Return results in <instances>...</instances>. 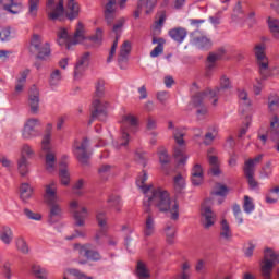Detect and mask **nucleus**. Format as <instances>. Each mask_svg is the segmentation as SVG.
I'll return each instance as SVG.
<instances>
[{"label":"nucleus","instance_id":"aec40b11","mask_svg":"<svg viewBox=\"0 0 279 279\" xmlns=\"http://www.w3.org/2000/svg\"><path fill=\"white\" fill-rule=\"evenodd\" d=\"M45 158H46V170L49 173H53L56 171V153L51 149V144L48 146V149H41Z\"/></svg>","mask_w":279,"mask_h":279},{"label":"nucleus","instance_id":"473e14b6","mask_svg":"<svg viewBox=\"0 0 279 279\" xmlns=\"http://www.w3.org/2000/svg\"><path fill=\"white\" fill-rule=\"evenodd\" d=\"M33 276L38 279H47L49 277V272L47 271V268H44L40 265H33L31 269Z\"/></svg>","mask_w":279,"mask_h":279},{"label":"nucleus","instance_id":"ddd939ff","mask_svg":"<svg viewBox=\"0 0 279 279\" xmlns=\"http://www.w3.org/2000/svg\"><path fill=\"white\" fill-rule=\"evenodd\" d=\"M117 1L121 10H123L125 3H128V0H108V3L105 5V20L109 25H112V22L117 19Z\"/></svg>","mask_w":279,"mask_h":279},{"label":"nucleus","instance_id":"72a5a7b5","mask_svg":"<svg viewBox=\"0 0 279 279\" xmlns=\"http://www.w3.org/2000/svg\"><path fill=\"white\" fill-rule=\"evenodd\" d=\"M17 171L22 178L29 173V161H27V158L22 157L17 159Z\"/></svg>","mask_w":279,"mask_h":279},{"label":"nucleus","instance_id":"c85d7f7f","mask_svg":"<svg viewBox=\"0 0 279 279\" xmlns=\"http://www.w3.org/2000/svg\"><path fill=\"white\" fill-rule=\"evenodd\" d=\"M153 45H157L150 52V58H158L165 51V39L153 38Z\"/></svg>","mask_w":279,"mask_h":279},{"label":"nucleus","instance_id":"4be33fe9","mask_svg":"<svg viewBox=\"0 0 279 279\" xmlns=\"http://www.w3.org/2000/svg\"><path fill=\"white\" fill-rule=\"evenodd\" d=\"M168 35L172 40H174V43L182 45L186 39V36H189V32L184 27H174L168 32Z\"/></svg>","mask_w":279,"mask_h":279},{"label":"nucleus","instance_id":"39448f33","mask_svg":"<svg viewBox=\"0 0 279 279\" xmlns=\"http://www.w3.org/2000/svg\"><path fill=\"white\" fill-rule=\"evenodd\" d=\"M136 128H138V118L134 114H125L121 120V134L118 141L116 142V147L121 149V147H128L130 143V133L136 132Z\"/></svg>","mask_w":279,"mask_h":279},{"label":"nucleus","instance_id":"1a4fd4ad","mask_svg":"<svg viewBox=\"0 0 279 279\" xmlns=\"http://www.w3.org/2000/svg\"><path fill=\"white\" fill-rule=\"evenodd\" d=\"M80 207V203L77 201H72L70 203V208L73 213L74 218V226H77L78 228H84L86 226V219L90 216V211H88V208L86 207Z\"/></svg>","mask_w":279,"mask_h":279},{"label":"nucleus","instance_id":"dca6fc26","mask_svg":"<svg viewBox=\"0 0 279 279\" xmlns=\"http://www.w3.org/2000/svg\"><path fill=\"white\" fill-rule=\"evenodd\" d=\"M202 223L204 228H213L215 221H217V215L214 214L213 209L208 206H203L201 209Z\"/></svg>","mask_w":279,"mask_h":279},{"label":"nucleus","instance_id":"13d9d810","mask_svg":"<svg viewBox=\"0 0 279 279\" xmlns=\"http://www.w3.org/2000/svg\"><path fill=\"white\" fill-rule=\"evenodd\" d=\"M1 271L5 279H12V265L9 262L2 264Z\"/></svg>","mask_w":279,"mask_h":279},{"label":"nucleus","instance_id":"f3484780","mask_svg":"<svg viewBox=\"0 0 279 279\" xmlns=\"http://www.w3.org/2000/svg\"><path fill=\"white\" fill-rule=\"evenodd\" d=\"M131 51L132 41L125 40L120 48V53L118 57V64L120 69H128V57L130 56Z\"/></svg>","mask_w":279,"mask_h":279},{"label":"nucleus","instance_id":"bf43d9fd","mask_svg":"<svg viewBox=\"0 0 279 279\" xmlns=\"http://www.w3.org/2000/svg\"><path fill=\"white\" fill-rule=\"evenodd\" d=\"M173 136L178 145H184V131L182 129H174Z\"/></svg>","mask_w":279,"mask_h":279},{"label":"nucleus","instance_id":"412c9836","mask_svg":"<svg viewBox=\"0 0 279 279\" xmlns=\"http://www.w3.org/2000/svg\"><path fill=\"white\" fill-rule=\"evenodd\" d=\"M80 256H86L87 260H94L95 263L101 260V253L96 250H90V245H83L78 248Z\"/></svg>","mask_w":279,"mask_h":279},{"label":"nucleus","instance_id":"c03bdc74","mask_svg":"<svg viewBox=\"0 0 279 279\" xmlns=\"http://www.w3.org/2000/svg\"><path fill=\"white\" fill-rule=\"evenodd\" d=\"M136 274H137L138 278H141V279L149 278V276H150L149 269L143 262L137 263Z\"/></svg>","mask_w":279,"mask_h":279},{"label":"nucleus","instance_id":"4c0bfd02","mask_svg":"<svg viewBox=\"0 0 279 279\" xmlns=\"http://www.w3.org/2000/svg\"><path fill=\"white\" fill-rule=\"evenodd\" d=\"M263 160V155H258L257 157L253 159H248L244 162V171L251 170V171H256L255 167Z\"/></svg>","mask_w":279,"mask_h":279},{"label":"nucleus","instance_id":"c756f323","mask_svg":"<svg viewBox=\"0 0 279 279\" xmlns=\"http://www.w3.org/2000/svg\"><path fill=\"white\" fill-rule=\"evenodd\" d=\"M196 96H197V95H195V96L192 97V104H193V99H195ZM206 101H213V99H202L201 105H195V104H193V106H194L195 108H198V109L196 110V117H197V119H199V120L205 119V118H206V114H208V108H206V107L204 106V104H206Z\"/></svg>","mask_w":279,"mask_h":279},{"label":"nucleus","instance_id":"6ab92c4d","mask_svg":"<svg viewBox=\"0 0 279 279\" xmlns=\"http://www.w3.org/2000/svg\"><path fill=\"white\" fill-rule=\"evenodd\" d=\"M156 3H158V0H140L137 10L134 12V17L140 19L143 8L146 14H151L154 8H156Z\"/></svg>","mask_w":279,"mask_h":279},{"label":"nucleus","instance_id":"20e7f679","mask_svg":"<svg viewBox=\"0 0 279 279\" xmlns=\"http://www.w3.org/2000/svg\"><path fill=\"white\" fill-rule=\"evenodd\" d=\"M230 88H232V83L230 82V78H228L226 75H222L220 77L219 87H216L215 89H207L205 92L196 94V96L193 98V104L195 106H199L202 105V99H213L211 105L217 106L221 90H228Z\"/></svg>","mask_w":279,"mask_h":279},{"label":"nucleus","instance_id":"2eb2a0df","mask_svg":"<svg viewBox=\"0 0 279 279\" xmlns=\"http://www.w3.org/2000/svg\"><path fill=\"white\" fill-rule=\"evenodd\" d=\"M28 106L31 114H38L40 110V92L36 86L32 87L28 94Z\"/></svg>","mask_w":279,"mask_h":279},{"label":"nucleus","instance_id":"603ef678","mask_svg":"<svg viewBox=\"0 0 279 279\" xmlns=\"http://www.w3.org/2000/svg\"><path fill=\"white\" fill-rule=\"evenodd\" d=\"M268 108L270 112H275L279 108V97L278 95H271L268 97Z\"/></svg>","mask_w":279,"mask_h":279},{"label":"nucleus","instance_id":"6e6552de","mask_svg":"<svg viewBox=\"0 0 279 279\" xmlns=\"http://www.w3.org/2000/svg\"><path fill=\"white\" fill-rule=\"evenodd\" d=\"M32 51L37 52V60H47L51 56V45L45 41L43 43V37L40 35H33L31 39Z\"/></svg>","mask_w":279,"mask_h":279},{"label":"nucleus","instance_id":"f257e3e1","mask_svg":"<svg viewBox=\"0 0 279 279\" xmlns=\"http://www.w3.org/2000/svg\"><path fill=\"white\" fill-rule=\"evenodd\" d=\"M147 172L143 171L136 179V185L145 195L144 206H156L160 213H167L172 221L180 219V204L171 199L169 192L158 187L154 190L153 185H145L148 180Z\"/></svg>","mask_w":279,"mask_h":279},{"label":"nucleus","instance_id":"0e129e2a","mask_svg":"<svg viewBox=\"0 0 279 279\" xmlns=\"http://www.w3.org/2000/svg\"><path fill=\"white\" fill-rule=\"evenodd\" d=\"M217 129H214L213 132H208L205 134V141L204 143L206 145H211L213 141H215V138H217Z\"/></svg>","mask_w":279,"mask_h":279},{"label":"nucleus","instance_id":"09e8293b","mask_svg":"<svg viewBox=\"0 0 279 279\" xmlns=\"http://www.w3.org/2000/svg\"><path fill=\"white\" fill-rule=\"evenodd\" d=\"M230 193V187H227L225 184L217 183L216 189L213 192V195H218L219 197H226Z\"/></svg>","mask_w":279,"mask_h":279},{"label":"nucleus","instance_id":"cd10ccee","mask_svg":"<svg viewBox=\"0 0 279 279\" xmlns=\"http://www.w3.org/2000/svg\"><path fill=\"white\" fill-rule=\"evenodd\" d=\"M59 178L60 182L63 186H69L71 184V174H69V170H66V162L62 161L60 163Z\"/></svg>","mask_w":279,"mask_h":279},{"label":"nucleus","instance_id":"7ed1b4c3","mask_svg":"<svg viewBox=\"0 0 279 279\" xmlns=\"http://www.w3.org/2000/svg\"><path fill=\"white\" fill-rule=\"evenodd\" d=\"M58 185L56 182H50L45 186V194H44V199L48 206H50V214L49 218L50 221L53 222L56 220L53 219H62V206L58 204Z\"/></svg>","mask_w":279,"mask_h":279},{"label":"nucleus","instance_id":"338daca9","mask_svg":"<svg viewBox=\"0 0 279 279\" xmlns=\"http://www.w3.org/2000/svg\"><path fill=\"white\" fill-rule=\"evenodd\" d=\"M278 128H279V118L278 116H274L270 121V129L272 134H275V136H278Z\"/></svg>","mask_w":279,"mask_h":279},{"label":"nucleus","instance_id":"a18cd8bd","mask_svg":"<svg viewBox=\"0 0 279 279\" xmlns=\"http://www.w3.org/2000/svg\"><path fill=\"white\" fill-rule=\"evenodd\" d=\"M165 234H166L167 243L172 245L173 239L175 238V226L167 225L165 228Z\"/></svg>","mask_w":279,"mask_h":279},{"label":"nucleus","instance_id":"680f3d73","mask_svg":"<svg viewBox=\"0 0 279 279\" xmlns=\"http://www.w3.org/2000/svg\"><path fill=\"white\" fill-rule=\"evenodd\" d=\"M24 215L27 217V219H32L33 221H40V219H43L40 214L34 213L27 208L24 209Z\"/></svg>","mask_w":279,"mask_h":279},{"label":"nucleus","instance_id":"4d7b16f0","mask_svg":"<svg viewBox=\"0 0 279 279\" xmlns=\"http://www.w3.org/2000/svg\"><path fill=\"white\" fill-rule=\"evenodd\" d=\"M268 27L271 34H274L275 38H279V21L269 19Z\"/></svg>","mask_w":279,"mask_h":279},{"label":"nucleus","instance_id":"b1692460","mask_svg":"<svg viewBox=\"0 0 279 279\" xmlns=\"http://www.w3.org/2000/svg\"><path fill=\"white\" fill-rule=\"evenodd\" d=\"M0 241L4 245H11L14 241V231L10 228V226H2L0 228Z\"/></svg>","mask_w":279,"mask_h":279},{"label":"nucleus","instance_id":"864d4df0","mask_svg":"<svg viewBox=\"0 0 279 279\" xmlns=\"http://www.w3.org/2000/svg\"><path fill=\"white\" fill-rule=\"evenodd\" d=\"M185 187H186V180L184 179V177H182V174H178L177 177H174L175 191L180 192Z\"/></svg>","mask_w":279,"mask_h":279},{"label":"nucleus","instance_id":"774afa93","mask_svg":"<svg viewBox=\"0 0 279 279\" xmlns=\"http://www.w3.org/2000/svg\"><path fill=\"white\" fill-rule=\"evenodd\" d=\"M110 165L101 166L98 170L100 178H108V175H110Z\"/></svg>","mask_w":279,"mask_h":279},{"label":"nucleus","instance_id":"052dcab7","mask_svg":"<svg viewBox=\"0 0 279 279\" xmlns=\"http://www.w3.org/2000/svg\"><path fill=\"white\" fill-rule=\"evenodd\" d=\"M84 184H86L84 179H80L78 181H76L72 186L73 193H75V195H82V189H84Z\"/></svg>","mask_w":279,"mask_h":279},{"label":"nucleus","instance_id":"e2e57ef3","mask_svg":"<svg viewBox=\"0 0 279 279\" xmlns=\"http://www.w3.org/2000/svg\"><path fill=\"white\" fill-rule=\"evenodd\" d=\"M272 168H271V161H268L260 171L262 178H271Z\"/></svg>","mask_w":279,"mask_h":279},{"label":"nucleus","instance_id":"6e6d98bb","mask_svg":"<svg viewBox=\"0 0 279 279\" xmlns=\"http://www.w3.org/2000/svg\"><path fill=\"white\" fill-rule=\"evenodd\" d=\"M123 25H125V19L124 17L120 19L113 25L112 32L116 34V38L118 36V40H119V38H121V32H123Z\"/></svg>","mask_w":279,"mask_h":279},{"label":"nucleus","instance_id":"f8f14e48","mask_svg":"<svg viewBox=\"0 0 279 279\" xmlns=\"http://www.w3.org/2000/svg\"><path fill=\"white\" fill-rule=\"evenodd\" d=\"M86 149H88V138H84L81 143L75 142L73 145V154L81 165H88V160L90 159Z\"/></svg>","mask_w":279,"mask_h":279},{"label":"nucleus","instance_id":"0eeeda50","mask_svg":"<svg viewBox=\"0 0 279 279\" xmlns=\"http://www.w3.org/2000/svg\"><path fill=\"white\" fill-rule=\"evenodd\" d=\"M276 265H279V254L274 252L271 248H266L264 251V259L260 263L263 278L271 279V271H274V267H276Z\"/></svg>","mask_w":279,"mask_h":279},{"label":"nucleus","instance_id":"3c124183","mask_svg":"<svg viewBox=\"0 0 279 279\" xmlns=\"http://www.w3.org/2000/svg\"><path fill=\"white\" fill-rule=\"evenodd\" d=\"M32 156H34V149L32 148V146H29V144H24L21 147V155L20 158H32Z\"/></svg>","mask_w":279,"mask_h":279},{"label":"nucleus","instance_id":"a19ab883","mask_svg":"<svg viewBox=\"0 0 279 279\" xmlns=\"http://www.w3.org/2000/svg\"><path fill=\"white\" fill-rule=\"evenodd\" d=\"M107 203L109 204V208H114L116 213H121V207L123 206L121 197L110 196Z\"/></svg>","mask_w":279,"mask_h":279},{"label":"nucleus","instance_id":"9d476101","mask_svg":"<svg viewBox=\"0 0 279 279\" xmlns=\"http://www.w3.org/2000/svg\"><path fill=\"white\" fill-rule=\"evenodd\" d=\"M41 125L43 123L37 118H31L26 120L22 130V137L25 141H29L32 138L40 136V131L38 130V128H40Z\"/></svg>","mask_w":279,"mask_h":279},{"label":"nucleus","instance_id":"ea45409f","mask_svg":"<svg viewBox=\"0 0 279 279\" xmlns=\"http://www.w3.org/2000/svg\"><path fill=\"white\" fill-rule=\"evenodd\" d=\"M9 4L4 5V10L7 12H10V14H19L21 12L22 4L19 2H15L14 0H8Z\"/></svg>","mask_w":279,"mask_h":279},{"label":"nucleus","instance_id":"2f4dec72","mask_svg":"<svg viewBox=\"0 0 279 279\" xmlns=\"http://www.w3.org/2000/svg\"><path fill=\"white\" fill-rule=\"evenodd\" d=\"M53 130V124L51 123H48L46 125V134L44 135L43 137V141H41V149H49V146L51 145V132Z\"/></svg>","mask_w":279,"mask_h":279},{"label":"nucleus","instance_id":"5701e85b","mask_svg":"<svg viewBox=\"0 0 279 279\" xmlns=\"http://www.w3.org/2000/svg\"><path fill=\"white\" fill-rule=\"evenodd\" d=\"M57 43L60 47H66V49H71V47H73L72 37L69 35L66 28L59 29Z\"/></svg>","mask_w":279,"mask_h":279},{"label":"nucleus","instance_id":"8fccbe9b","mask_svg":"<svg viewBox=\"0 0 279 279\" xmlns=\"http://www.w3.org/2000/svg\"><path fill=\"white\" fill-rule=\"evenodd\" d=\"M238 97L240 99L241 106H246V107L252 106V100L247 96V92H245V89H240L238 92Z\"/></svg>","mask_w":279,"mask_h":279},{"label":"nucleus","instance_id":"5fc2aeb1","mask_svg":"<svg viewBox=\"0 0 279 279\" xmlns=\"http://www.w3.org/2000/svg\"><path fill=\"white\" fill-rule=\"evenodd\" d=\"M165 21H167V13L161 12L158 21H155V25H154L155 32H162V27H165Z\"/></svg>","mask_w":279,"mask_h":279},{"label":"nucleus","instance_id":"f03ea898","mask_svg":"<svg viewBox=\"0 0 279 279\" xmlns=\"http://www.w3.org/2000/svg\"><path fill=\"white\" fill-rule=\"evenodd\" d=\"M106 84L104 81H98L95 86L94 100L92 102V119L89 120V125L93 121H106L108 119V108H110V102L101 100L106 93Z\"/></svg>","mask_w":279,"mask_h":279},{"label":"nucleus","instance_id":"9b49d317","mask_svg":"<svg viewBox=\"0 0 279 279\" xmlns=\"http://www.w3.org/2000/svg\"><path fill=\"white\" fill-rule=\"evenodd\" d=\"M46 8L50 21H58V19L64 16V0H47Z\"/></svg>","mask_w":279,"mask_h":279},{"label":"nucleus","instance_id":"69168bd1","mask_svg":"<svg viewBox=\"0 0 279 279\" xmlns=\"http://www.w3.org/2000/svg\"><path fill=\"white\" fill-rule=\"evenodd\" d=\"M69 274H71V276L76 277V279H93V277L86 276V274L75 268L69 269Z\"/></svg>","mask_w":279,"mask_h":279},{"label":"nucleus","instance_id":"393cba45","mask_svg":"<svg viewBox=\"0 0 279 279\" xmlns=\"http://www.w3.org/2000/svg\"><path fill=\"white\" fill-rule=\"evenodd\" d=\"M31 70L25 69L24 71L20 72V74L15 78V93H23L25 88V84H27V76L29 75Z\"/></svg>","mask_w":279,"mask_h":279},{"label":"nucleus","instance_id":"79ce46f5","mask_svg":"<svg viewBox=\"0 0 279 279\" xmlns=\"http://www.w3.org/2000/svg\"><path fill=\"white\" fill-rule=\"evenodd\" d=\"M254 173L255 172L252 171L251 169L244 170V174H245V178L247 179L250 189H252L253 191L258 189V182L256 181V179H254Z\"/></svg>","mask_w":279,"mask_h":279},{"label":"nucleus","instance_id":"f704fd0d","mask_svg":"<svg viewBox=\"0 0 279 279\" xmlns=\"http://www.w3.org/2000/svg\"><path fill=\"white\" fill-rule=\"evenodd\" d=\"M220 236L223 241H230V239H232V231L230 230V225H228L226 219L221 221Z\"/></svg>","mask_w":279,"mask_h":279},{"label":"nucleus","instance_id":"7c9ffc66","mask_svg":"<svg viewBox=\"0 0 279 279\" xmlns=\"http://www.w3.org/2000/svg\"><path fill=\"white\" fill-rule=\"evenodd\" d=\"M84 36V24L82 22L77 23L74 36L72 38V45H80V43H84L85 40Z\"/></svg>","mask_w":279,"mask_h":279},{"label":"nucleus","instance_id":"4468645a","mask_svg":"<svg viewBox=\"0 0 279 279\" xmlns=\"http://www.w3.org/2000/svg\"><path fill=\"white\" fill-rule=\"evenodd\" d=\"M146 207L145 213H147V215L144 220L143 234L144 236H154V234H156V219L149 211V206Z\"/></svg>","mask_w":279,"mask_h":279},{"label":"nucleus","instance_id":"e433bc0d","mask_svg":"<svg viewBox=\"0 0 279 279\" xmlns=\"http://www.w3.org/2000/svg\"><path fill=\"white\" fill-rule=\"evenodd\" d=\"M62 82V72L60 70H53L50 73L49 84L52 87L60 86V83Z\"/></svg>","mask_w":279,"mask_h":279},{"label":"nucleus","instance_id":"58836bf2","mask_svg":"<svg viewBox=\"0 0 279 279\" xmlns=\"http://www.w3.org/2000/svg\"><path fill=\"white\" fill-rule=\"evenodd\" d=\"M157 155L159 157V162L162 167H165V165H169V162H171V158L169 157V153H167V148L160 147L157 151Z\"/></svg>","mask_w":279,"mask_h":279},{"label":"nucleus","instance_id":"bb28decb","mask_svg":"<svg viewBox=\"0 0 279 279\" xmlns=\"http://www.w3.org/2000/svg\"><path fill=\"white\" fill-rule=\"evenodd\" d=\"M192 43L197 47L198 49H209L211 47L213 43L208 37L201 35V36H193Z\"/></svg>","mask_w":279,"mask_h":279},{"label":"nucleus","instance_id":"a878e982","mask_svg":"<svg viewBox=\"0 0 279 279\" xmlns=\"http://www.w3.org/2000/svg\"><path fill=\"white\" fill-rule=\"evenodd\" d=\"M34 195V187L28 183H22L20 186V197L22 202H29Z\"/></svg>","mask_w":279,"mask_h":279},{"label":"nucleus","instance_id":"c9c22d12","mask_svg":"<svg viewBox=\"0 0 279 279\" xmlns=\"http://www.w3.org/2000/svg\"><path fill=\"white\" fill-rule=\"evenodd\" d=\"M15 247L22 254H29V245H27V241H25V238L23 236H17L15 239Z\"/></svg>","mask_w":279,"mask_h":279},{"label":"nucleus","instance_id":"37998d69","mask_svg":"<svg viewBox=\"0 0 279 279\" xmlns=\"http://www.w3.org/2000/svg\"><path fill=\"white\" fill-rule=\"evenodd\" d=\"M96 221H97L99 228H101L102 230L105 228H107V226H108V216H107L106 211H101V210L97 211L96 213Z\"/></svg>","mask_w":279,"mask_h":279},{"label":"nucleus","instance_id":"49530a36","mask_svg":"<svg viewBox=\"0 0 279 279\" xmlns=\"http://www.w3.org/2000/svg\"><path fill=\"white\" fill-rule=\"evenodd\" d=\"M243 209L246 215H252V211L256 209L254 201L250 196H244Z\"/></svg>","mask_w":279,"mask_h":279},{"label":"nucleus","instance_id":"423d86ee","mask_svg":"<svg viewBox=\"0 0 279 279\" xmlns=\"http://www.w3.org/2000/svg\"><path fill=\"white\" fill-rule=\"evenodd\" d=\"M266 49H267V46L265 45V43L256 44L253 48L254 56L256 58V63L259 69V73L264 80H267L270 73L269 59L265 53Z\"/></svg>","mask_w":279,"mask_h":279},{"label":"nucleus","instance_id":"de8ad7c7","mask_svg":"<svg viewBox=\"0 0 279 279\" xmlns=\"http://www.w3.org/2000/svg\"><path fill=\"white\" fill-rule=\"evenodd\" d=\"M38 5H40V0H28V16L38 15Z\"/></svg>","mask_w":279,"mask_h":279},{"label":"nucleus","instance_id":"a211bd4d","mask_svg":"<svg viewBox=\"0 0 279 279\" xmlns=\"http://www.w3.org/2000/svg\"><path fill=\"white\" fill-rule=\"evenodd\" d=\"M80 12H82V7L80 2L76 0H69L65 7V16L70 21H75L80 16Z\"/></svg>","mask_w":279,"mask_h":279}]
</instances>
